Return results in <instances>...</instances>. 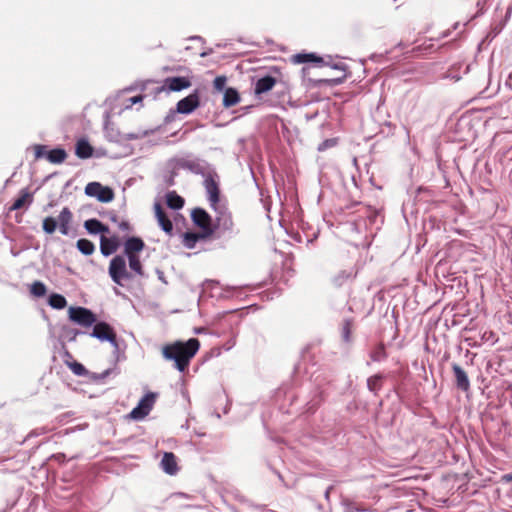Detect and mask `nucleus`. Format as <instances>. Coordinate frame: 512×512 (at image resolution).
Instances as JSON below:
<instances>
[{
    "mask_svg": "<svg viewBox=\"0 0 512 512\" xmlns=\"http://www.w3.org/2000/svg\"><path fill=\"white\" fill-rule=\"evenodd\" d=\"M200 342L196 338H190L186 342L177 341L172 344L165 345L162 348V355L166 360L174 361L175 368L184 372L191 359L198 352Z\"/></svg>",
    "mask_w": 512,
    "mask_h": 512,
    "instance_id": "f257e3e1",
    "label": "nucleus"
},
{
    "mask_svg": "<svg viewBox=\"0 0 512 512\" xmlns=\"http://www.w3.org/2000/svg\"><path fill=\"white\" fill-rule=\"evenodd\" d=\"M72 212L68 207H64L58 216V219L54 217H46L43 219L42 228L47 234H53L57 227L62 235H68L70 231V224L72 222Z\"/></svg>",
    "mask_w": 512,
    "mask_h": 512,
    "instance_id": "f03ea898",
    "label": "nucleus"
},
{
    "mask_svg": "<svg viewBox=\"0 0 512 512\" xmlns=\"http://www.w3.org/2000/svg\"><path fill=\"white\" fill-rule=\"evenodd\" d=\"M173 161L176 168L189 170L190 172L201 175L202 177L206 176L213 170L208 162L198 158L180 157L175 158Z\"/></svg>",
    "mask_w": 512,
    "mask_h": 512,
    "instance_id": "7ed1b4c3",
    "label": "nucleus"
},
{
    "mask_svg": "<svg viewBox=\"0 0 512 512\" xmlns=\"http://www.w3.org/2000/svg\"><path fill=\"white\" fill-rule=\"evenodd\" d=\"M203 185L205 187L207 198L210 203L211 208H215L217 206L222 205L219 199V185L217 181V173L213 169L210 173L203 177Z\"/></svg>",
    "mask_w": 512,
    "mask_h": 512,
    "instance_id": "20e7f679",
    "label": "nucleus"
},
{
    "mask_svg": "<svg viewBox=\"0 0 512 512\" xmlns=\"http://www.w3.org/2000/svg\"><path fill=\"white\" fill-rule=\"evenodd\" d=\"M216 213L214 231L219 230L222 233H233L234 223L231 213L227 210L224 204L212 208Z\"/></svg>",
    "mask_w": 512,
    "mask_h": 512,
    "instance_id": "39448f33",
    "label": "nucleus"
},
{
    "mask_svg": "<svg viewBox=\"0 0 512 512\" xmlns=\"http://www.w3.org/2000/svg\"><path fill=\"white\" fill-rule=\"evenodd\" d=\"M109 275L112 281L118 285H122L123 280L130 278V274L126 269V260L123 256L116 255L110 261Z\"/></svg>",
    "mask_w": 512,
    "mask_h": 512,
    "instance_id": "423d86ee",
    "label": "nucleus"
},
{
    "mask_svg": "<svg viewBox=\"0 0 512 512\" xmlns=\"http://www.w3.org/2000/svg\"><path fill=\"white\" fill-rule=\"evenodd\" d=\"M195 225L201 230L202 237H210L214 233V225L211 216L202 208H195L191 213Z\"/></svg>",
    "mask_w": 512,
    "mask_h": 512,
    "instance_id": "0eeeda50",
    "label": "nucleus"
},
{
    "mask_svg": "<svg viewBox=\"0 0 512 512\" xmlns=\"http://www.w3.org/2000/svg\"><path fill=\"white\" fill-rule=\"evenodd\" d=\"M68 316L72 322L83 327H90L96 323L95 314L84 307H70Z\"/></svg>",
    "mask_w": 512,
    "mask_h": 512,
    "instance_id": "6e6552de",
    "label": "nucleus"
},
{
    "mask_svg": "<svg viewBox=\"0 0 512 512\" xmlns=\"http://www.w3.org/2000/svg\"><path fill=\"white\" fill-rule=\"evenodd\" d=\"M85 194L90 197H95L102 203L111 202L114 199V192L108 186H103L99 182H90L85 187Z\"/></svg>",
    "mask_w": 512,
    "mask_h": 512,
    "instance_id": "1a4fd4ad",
    "label": "nucleus"
},
{
    "mask_svg": "<svg viewBox=\"0 0 512 512\" xmlns=\"http://www.w3.org/2000/svg\"><path fill=\"white\" fill-rule=\"evenodd\" d=\"M91 337L99 341H107L113 347L118 348L116 333L113 328L106 322H98L94 325L92 332L89 334Z\"/></svg>",
    "mask_w": 512,
    "mask_h": 512,
    "instance_id": "9d476101",
    "label": "nucleus"
},
{
    "mask_svg": "<svg viewBox=\"0 0 512 512\" xmlns=\"http://www.w3.org/2000/svg\"><path fill=\"white\" fill-rule=\"evenodd\" d=\"M156 394L150 392L144 395L138 405L130 412V417L134 420H141L149 414L154 403Z\"/></svg>",
    "mask_w": 512,
    "mask_h": 512,
    "instance_id": "9b49d317",
    "label": "nucleus"
},
{
    "mask_svg": "<svg viewBox=\"0 0 512 512\" xmlns=\"http://www.w3.org/2000/svg\"><path fill=\"white\" fill-rule=\"evenodd\" d=\"M199 104V93L198 91H194L193 93L178 101L176 105V111L180 114H190L196 108H198Z\"/></svg>",
    "mask_w": 512,
    "mask_h": 512,
    "instance_id": "f8f14e48",
    "label": "nucleus"
},
{
    "mask_svg": "<svg viewBox=\"0 0 512 512\" xmlns=\"http://www.w3.org/2000/svg\"><path fill=\"white\" fill-rule=\"evenodd\" d=\"M155 217L161 229L167 234H172L173 224L171 220L166 216L159 202L154 204Z\"/></svg>",
    "mask_w": 512,
    "mask_h": 512,
    "instance_id": "ddd939ff",
    "label": "nucleus"
},
{
    "mask_svg": "<svg viewBox=\"0 0 512 512\" xmlns=\"http://www.w3.org/2000/svg\"><path fill=\"white\" fill-rule=\"evenodd\" d=\"M356 275H357V271L353 267H350L348 269H343V270H340L339 272H337L332 277V283L336 287H341L344 284L351 282L356 277Z\"/></svg>",
    "mask_w": 512,
    "mask_h": 512,
    "instance_id": "4468645a",
    "label": "nucleus"
},
{
    "mask_svg": "<svg viewBox=\"0 0 512 512\" xmlns=\"http://www.w3.org/2000/svg\"><path fill=\"white\" fill-rule=\"evenodd\" d=\"M33 202V194L28 191L27 188L22 189L20 191L19 197L14 201V203L9 207V212L16 211L21 208L28 209Z\"/></svg>",
    "mask_w": 512,
    "mask_h": 512,
    "instance_id": "2eb2a0df",
    "label": "nucleus"
},
{
    "mask_svg": "<svg viewBox=\"0 0 512 512\" xmlns=\"http://www.w3.org/2000/svg\"><path fill=\"white\" fill-rule=\"evenodd\" d=\"M165 86L171 91L178 92L189 88L191 86V82L186 77H169L165 80Z\"/></svg>",
    "mask_w": 512,
    "mask_h": 512,
    "instance_id": "dca6fc26",
    "label": "nucleus"
},
{
    "mask_svg": "<svg viewBox=\"0 0 512 512\" xmlns=\"http://www.w3.org/2000/svg\"><path fill=\"white\" fill-rule=\"evenodd\" d=\"M452 369L456 379V386L462 391H468L470 389V381L467 373L457 364H453Z\"/></svg>",
    "mask_w": 512,
    "mask_h": 512,
    "instance_id": "f3484780",
    "label": "nucleus"
},
{
    "mask_svg": "<svg viewBox=\"0 0 512 512\" xmlns=\"http://www.w3.org/2000/svg\"><path fill=\"white\" fill-rule=\"evenodd\" d=\"M276 79L270 75H266L264 77L259 78L254 87V92L256 95L264 94L275 86Z\"/></svg>",
    "mask_w": 512,
    "mask_h": 512,
    "instance_id": "a211bd4d",
    "label": "nucleus"
},
{
    "mask_svg": "<svg viewBox=\"0 0 512 512\" xmlns=\"http://www.w3.org/2000/svg\"><path fill=\"white\" fill-rule=\"evenodd\" d=\"M161 468L163 471L169 475H174L178 471V466L176 462V457L171 452L164 453L161 460Z\"/></svg>",
    "mask_w": 512,
    "mask_h": 512,
    "instance_id": "6ab92c4d",
    "label": "nucleus"
},
{
    "mask_svg": "<svg viewBox=\"0 0 512 512\" xmlns=\"http://www.w3.org/2000/svg\"><path fill=\"white\" fill-rule=\"evenodd\" d=\"M144 248V242L138 237H130L124 244V252L126 256L137 255L136 253L142 251Z\"/></svg>",
    "mask_w": 512,
    "mask_h": 512,
    "instance_id": "aec40b11",
    "label": "nucleus"
},
{
    "mask_svg": "<svg viewBox=\"0 0 512 512\" xmlns=\"http://www.w3.org/2000/svg\"><path fill=\"white\" fill-rule=\"evenodd\" d=\"M119 246L116 238H107L102 236L100 240V251L103 256H109L113 254Z\"/></svg>",
    "mask_w": 512,
    "mask_h": 512,
    "instance_id": "412c9836",
    "label": "nucleus"
},
{
    "mask_svg": "<svg viewBox=\"0 0 512 512\" xmlns=\"http://www.w3.org/2000/svg\"><path fill=\"white\" fill-rule=\"evenodd\" d=\"M75 153L79 158L87 159L92 156L93 148L86 139L82 138L77 141Z\"/></svg>",
    "mask_w": 512,
    "mask_h": 512,
    "instance_id": "4be33fe9",
    "label": "nucleus"
},
{
    "mask_svg": "<svg viewBox=\"0 0 512 512\" xmlns=\"http://www.w3.org/2000/svg\"><path fill=\"white\" fill-rule=\"evenodd\" d=\"M84 227L90 234L109 232V228L107 226H105L99 220L94 218L86 220L84 223Z\"/></svg>",
    "mask_w": 512,
    "mask_h": 512,
    "instance_id": "5701e85b",
    "label": "nucleus"
},
{
    "mask_svg": "<svg viewBox=\"0 0 512 512\" xmlns=\"http://www.w3.org/2000/svg\"><path fill=\"white\" fill-rule=\"evenodd\" d=\"M292 62L296 64L301 63H321L322 59L314 53H298L292 56Z\"/></svg>",
    "mask_w": 512,
    "mask_h": 512,
    "instance_id": "b1692460",
    "label": "nucleus"
},
{
    "mask_svg": "<svg viewBox=\"0 0 512 512\" xmlns=\"http://www.w3.org/2000/svg\"><path fill=\"white\" fill-rule=\"evenodd\" d=\"M67 157L66 151L62 148H55L47 152L46 159L53 164H60Z\"/></svg>",
    "mask_w": 512,
    "mask_h": 512,
    "instance_id": "393cba45",
    "label": "nucleus"
},
{
    "mask_svg": "<svg viewBox=\"0 0 512 512\" xmlns=\"http://www.w3.org/2000/svg\"><path fill=\"white\" fill-rule=\"evenodd\" d=\"M167 205L174 210H178L183 207L184 199L176 194V192H168L166 195Z\"/></svg>",
    "mask_w": 512,
    "mask_h": 512,
    "instance_id": "a878e982",
    "label": "nucleus"
},
{
    "mask_svg": "<svg viewBox=\"0 0 512 512\" xmlns=\"http://www.w3.org/2000/svg\"><path fill=\"white\" fill-rule=\"evenodd\" d=\"M240 101L238 92L235 89L229 88L225 91L223 97V105L225 107H231L236 105Z\"/></svg>",
    "mask_w": 512,
    "mask_h": 512,
    "instance_id": "bb28decb",
    "label": "nucleus"
},
{
    "mask_svg": "<svg viewBox=\"0 0 512 512\" xmlns=\"http://www.w3.org/2000/svg\"><path fill=\"white\" fill-rule=\"evenodd\" d=\"M48 304L50 305V307H52L53 309H63L66 307L67 305V300L66 298L61 295V294H58V293H52L50 296H49V299H48Z\"/></svg>",
    "mask_w": 512,
    "mask_h": 512,
    "instance_id": "cd10ccee",
    "label": "nucleus"
},
{
    "mask_svg": "<svg viewBox=\"0 0 512 512\" xmlns=\"http://www.w3.org/2000/svg\"><path fill=\"white\" fill-rule=\"evenodd\" d=\"M341 505L344 512H368L369 509L359 506L356 502L349 498H343Z\"/></svg>",
    "mask_w": 512,
    "mask_h": 512,
    "instance_id": "c85d7f7f",
    "label": "nucleus"
},
{
    "mask_svg": "<svg viewBox=\"0 0 512 512\" xmlns=\"http://www.w3.org/2000/svg\"><path fill=\"white\" fill-rule=\"evenodd\" d=\"M77 249L84 255H91L95 251V245L88 239H79L76 243Z\"/></svg>",
    "mask_w": 512,
    "mask_h": 512,
    "instance_id": "c756f323",
    "label": "nucleus"
},
{
    "mask_svg": "<svg viewBox=\"0 0 512 512\" xmlns=\"http://www.w3.org/2000/svg\"><path fill=\"white\" fill-rule=\"evenodd\" d=\"M372 361L381 362L387 358V353L383 344L377 345L370 354Z\"/></svg>",
    "mask_w": 512,
    "mask_h": 512,
    "instance_id": "7c9ffc66",
    "label": "nucleus"
},
{
    "mask_svg": "<svg viewBox=\"0 0 512 512\" xmlns=\"http://www.w3.org/2000/svg\"><path fill=\"white\" fill-rule=\"evenodd\" d=\"M127 258H128L130 269L132 271H134L137 275L142 276L143 270H142V265H141L139 256L138 255H129V256H127Z\"/></svg>",
    "mask_w": 512,
    "mask_h": 512,
    "instance_id": "2f4dec72",
    "label": "nucleus"
},
{
    "mask_svg": "<svg viewBox=\"0 0 512 512\" xmlns=\"http://www.w3.org/2000/svg\"><path fill=\"white\" fill-rule=\"evenodd\" d=\"M30 292L36 297H43L46 295L47 289L43 282L35 281L31 285Z\"/></svg>",
    "mask_w": 512,
    "mask_h": 512,
    "instance_id": "473e14b6",
    "label": "nucleus"
},
{
    "mask_svg": "<svg viewBox=\"0 0 512 512\" xmlns=\"http://www.w3.org/2000/svg\"><path fill=\"white\" fill-rule=\"evenodd\" d=\"M382 379L381 375H373L367 379V387L371 392L376 393L380 387V381Z\"/></svg>",
    "mask_w": 512,
    "mask_h": 512,
    "instance_id": "72a5a7b5",
    "label": "nucleus"
},
{
    "mask_svg": "<svg viewBox=\"0 0 512 512\" xmlns=\"http://www.w3.org/2000/svg\"><path fill=\"white\" fill-rule=\"evenodd\" d=\"M69 368L77 376L85 377L89 373L88 370L84 367V365L77 361L69 363Z\"/></svg>",
    "mask_w": 512,
    "mask_h": 512,
    "instance_id": "f704fd0d",
    "label": "nucleus"
},
{
    "mask_svg": "<svg viewBox=\"0 0 512 512\" xmlns=\"http://www.w3.org/2000/svg\"><path fill=\"white\" fill-rule=\"evenodd\" d=\"M84 333L85 332L80 331L75 328H69V327L63 328V335H64L65 339H67L68 341H75L78 335L84 334Z\"/></svg>",
    "mask_w": 512,
    "mask_h": 512,
    "instance_id": "c9c22d12",
    "label": "nucleus"
},
{
    "mask_svg": "<svg viewBox=\"0 0 512 512\" xmlns=\"http://www.w3.org/2000/svg\"><path fill=\"white\" fill-rule=\"evenodd\" d=\"M203 238L201 234H194V233H186L184 237V244L187 248H193L195 243L200 239Z\"/></svg>",
    "mask_w": 512,
    "mask_h": 512,
    "instance_id": "e433bc0d",
    "label": "nucleus"
},
{
    "mask_svg": "<svg viewBox=\"0 0 512 512\" xmlns=\"http://www.w3.org/2000/svg\"><path fill=\"white\" fill-rule=\"evenodd\" d=\"M227 79L225 76H217L214 81V88L218 91H222L225 88Z\"/></svg>",
    "mask_w": 512,
    "mask_h": 512,
    "instance_id": "4c0bfd02",
    "label": "nucleus"
},
{
    "mask_svg": "<svg viewBox=\"0 0 512 512\" xmlns=\"http://www.w3.org/2000/svg\"><path fill=\"white\" fill-rule=\"evenodd\" d=\"M45 148L46 147L43 145H36L35 146V157L36 158H42V157L46 158V154L48 151H46Z\"/></svg>",
    "mask_w": 512,
    "mask_h": 512,
    "instance_id": "58836bf2",
    "label": "nucleus"
},
{
    "mask_svg": "<svg viewBox=\"0 0 512 512\" xmlns=\"http://www.w3.org/2000/svg\"><path fill=\"white\" fill-rule=\"evenodd\" d=\"M118 227L120 230L124 232H129L131 230L130 224L125 220L119 221Z\"/></svg>",
    "mask_w": 512,
    "mask_h": 512,
    "instance_id": "ea45409f",
    "label": "nucleus"
},
{
    "mask_svg": "<svg viewBox=\"0 0 512 512\" xmlns=\"http://www.w3.org/2000/svg\"><path fill=\"white\" fill-rule=\"evenodd\" d=\"M142 100H143L142 95H137V96L131 97V98H129V105H127L126 107L130 108L132 105L137 104V103L141 102Z\"/></svg>",
    "mask_w": 512,
    "mask_h": 512,
    "instance_id": "a19ab883",
    "label": "nucleus"
},
{
    "mask_svg": "<svg viewBox=\"0 0 512 512\" xmlns=\"http://www.w3.org/2000/svg\"><path fill=\"white\" fill-rule=\"evenodd\" d=\"M111 372H112V369H106V370H105V371H103L102 373H100V374H96V375L94 376V379H96V380H103V379H105L106 377H108V376L111 374Z\"/></svg>",
    "mask_w": 512,
    "mask_h": 512,
    "instance_id": "79ce46f5",
    "label": "nucleus"
},
{
    "mask_svg": "<svg viewBox=\"0 0 512 512\" xmlns=\"http://www.w3.org/2000/svg\"><path fill=\"white\" fill-rule=\"evenodd\" d=\"M343 338L345 341H349L350 338V328L349 323L347 322L343 327Z\"/></svg>",
    "mask_w": 512,
    "mask_h": 512,
    "instance_id": "37998d69",
    "label": "nucleus"
},
{
    "mask_svg": "<svg viewBox=\"0 0 512 512\" xmlns=\"http://www.w3.org/2000/svg\"><path fill=\"white\" fill-rule=\"evenodd\" d=\"M55 460L58 462H64L65 461V455L63 453H57L52 456Z\"/></svg>",
    "mask_w": 512,
    "mask_h": 512,
    "instance_id": "c03bdc74",
    "label": "nucleus"
},
{
    "mask_svg": "<svg viewBox=\"0 0 512 512\" xmlns=\"http://www.w3.org/2000/svg\"><path fill=\"white\" fill-rule=\"evenodd\" d=\"M332 144V140H327L319 145L318 150L323 151L326 147L330 146Z\"/></svg>",
    "mask_w": 512,
    "mask_h": 512,
    "instance_id": "a18cd8bd",
    "label": "nucleus"
},
{
    "mask_svg": "<svg viewBox=\"0 0 512 512\" xmlns=\"http://www.w3.org/2000/svg\"><path fill=\"white\" fill-rule=\"evenodd\" d=\"M502 481L505 482V483L512 482V473L504 474L502 476Z\"/></svg>",
    "mask_w": 512,
    "mask_h": 512,
    "instance_id": "49530a36",
    "label": "nucleus"
},
{
    "mask_svg": "<svg viewBox=\"0 0 512 512\" xmlns=\"http://www.w3.org/2000/svg\"><path fill=\"white\" fill-rule=\"evenodd\" d=\"M332 490H333V486H332V485H331V486H329V487L326 489L325 494H324V496H325V499H326V500H329L330 493H331V491H332Z\"/></svg>",
    "mask_w": 512,
    "mask_h": 512,
    "instance_id": "de8ad7c7",
    "label": "nucleus"
},
{
    "mask_svg": "<svg viewBox=\"0 0 512 512\" xmlns=\"http://www.w3.org/2000/svg\"><path fill=\"white\" fill-rule=\"evenodd\" d=\"M111 220H112L113 222L117 223V224L119 223V222H118V220H117V216H116V215H113V216L111 217Z\"/></svg>",
    "mask_w": 512,
    "mask_h": 512,
    "instance_id": "09e8293b",
    "label": "nucleus"
},
{
    "mask_svg": "<svg viewBox=\"0 0 512 512\" xmlns=\"http://www.w3.org/2000/svg\"><path fill=\"white\" fill-rule=\"evenodd\" d=\"M206 55H207V53H206V52H202V53L200 54V56H201V57H205Z\"/></svg>",
    "mask_w": 512,
    "mask_h": 512,
    "instance_id": "8fccbe9b",
    "label": "nucleus"
}]
</instances>
